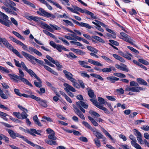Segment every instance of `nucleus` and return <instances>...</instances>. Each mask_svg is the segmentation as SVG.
<instances>
[{
    "label": "nucleus",
    "instance_id": "obj_55",
    "mask_svg": "<svg viewBox=\"0 0 149 149\" xmlns=\"http://www.w3.org/2000/svg\"><path fill=\"white\" fill-rule=\"evenodd\" d=\"M98 100L100 103L102 104H104L106 102L104 99L101 97H98Z\"/></svg>",
    "mask_w": 149,
    "mask_h": 149
},
{
    "label": "nucleus",
    "instance_id": "obj_27",
    "mask_svg": "<svg viewBox=\"0 0 149 149\" xmlns=\"http://www.w3.org/2000/svg\"><path fill=\"white\" fill-rule=\"evenodd\" d=\"M107 79L110 81L111 83H113L115 82V81H118L119 80V79L118 78L114 76L108 77L107 78Z\"/></svg>",
    "mask_w": 149,
    "mask_h": 149
},
{
    "label": "nucleus",
    "instance_id": "obj_48",
    "mask_svg": "<svg viewBox=\"0 0 149 149\" xmlns=\"http://www.w3.org/2000/svg\"><path fill=\"white\" fill-rule=\"evenodd\" d=\"M14 60L15 62V65L17 67L19 68H21L22 66V63H24L22 61L21 63H20L19 61H18L16 60L15 59H14Z\"/></svg>",
    "mask_w": 149,
    "mask_h": 149
},
{
    "label": "nucleus",
    "instance_id": "obj_49",
    "mask_svg": "<svg viewBox=\"0 0 149 149\" xmlns=\"http://www.w3.org/2000/svg\"><path fill=\"white\" fill-rule=\"evenodd\" d=\"M101 57L108 63H113V61L107 57L104 56H101Z\"/></svg>",
    "mask_w": 149,
    "mask_h": 149
},
{
    "label": "nucleus",
    "instance_id": "obj_62",
    "mask_svg": "<svg viewBox=\"0 0 149 149\" xmlns=\"http://www.w3.org/2000/svg\"><path fill=\"white\" fill-rule=\"evenodd\" d=\"M0 70L1 71L4 72L6 73H9L10 71L6 69L4 67L0 66Z\"/></svg>",
    "mask_w": 149,
    "mask_h": 149
},
{
    "label": "nucleus",
    "instance_id": "obj_17",
    "mask_svg": "<svg viewBox=\"0 0 149 149\" xmlns=\"http://www.w3.org/2000/svg\"><path fill=\"white\" fill-rule=\"evenodd\" d=\"M8 4L9 5V7L14 11L18 12L19 11V9L16 8L14 7L16 6V4L11 1H9Z\"/></svg>",
    "mask_w": 149,
    "mask_h": 149
},
{
    "label": "nucleus",
    "instance_id": "obj_47",
    "mask_svg": "<svg viewBox=\"0 0 149 149\" xmlns=\"http://www.w3.org/2000/svg\"><path fill=\"white\" fill-rule=\"evenodd\" d=\"M93 38L94 39L99 41L101 42L102 43H104L105 42V41H104V40L99 37L96 36H94L93 37Z\"/></svg>",
    "mask_w": 149,
    "mask_h": 149
},
{
    "label": "nucleus",
    "instance_id": "obj_37",
    "mask_svg": "<svg viewBox=\"0 0 149 149\" xmlns=\"http://www.w3.org/2000/svg\"><path fill=\"white\" fill-rule=\"evenodd\" d=\"M39 104L41 106L43 107L46 108L47 107V102L45 100L42 99L41 101L39 102Z\"/></svg>",
    "mask_w": 149,
    "mask_h": 149
},
{
    "label": "nucleus",
    "instance_id": "obj_15",
    "mask_svg": "<svg viewBox=\"0 0 149 149\" xmlns=\"http://www.w3.org/2000/svg\"><path fill=\"white\" fill-rule=\"evenodd\" d=\"M93 134L96 136L97 138V139H102L103 141H105L106 140V138L104 137L103 135L102 134L100 133L97 131H95V129H94Z\"/></svg>",
    "mask_w": 149,
    "mask_h": 149
},
{
    "label": "nucleus",
    "instance_id": "obj_7",
    "mask_svg": "<svg viewBox=\"0 0 149 149\" xmlns=\"http://www.w3.org/2000/svg\"><path fill=\"white\" fill-rule=\"evenodd\" d=\"M120 34L121 36V37H120V39L134 46H135V44L133 43V40L130 36L123 32H121Z\"/></svg>",
    "mask_w": 149,
    "mask_h": 149
},
{
    "label": "nucleus",
    "instance_id": "obj_42",
    "mask_svg": "<svg viewBox=\"0 0 149 149\" xmlns=\"http://www.w3.org/2000/svg\"><path fill=\"white\" fill-rule=\"evenodd\" d=\"M12 33L14 35H15V36H16L17 37L19 38L20 39L23 40H25V38L22 36H21L20 34L18 33L17 32L13 31L12 32Z\"/></svg>",
    "mask_w": 149,
    "mask_h": 149
},
{
    "label": "nucleus",
    "instance_id": "obj_19",
    "mask_svg": "<svg viewBox=\"0 0 149 149\" xmlns=\"http://www.w3.org/2000/svg\"><path fill=\"white\" fill-rule=\"evenodd\" d=\"M41 24L42 26V27L44 29H47L50 32H52L53 30L52 27L49 26L48 24L45 23L44 22H42Z\"/></svg>",
    "mask_w": 149,
    "mask_h": 149
},
{
    "label": "nucleus",
    "instance_id": "obj_43",
    "mask_svg": "<svg viewBox=\"0 0 149 149\" xmlns=\"http://www.w3.org/2000/svg\"><path fill=\"white\" fill-rule=\"evenodd\" d=\"M123 56L129 60H130L131 59L130 56L132 57V55L130 53H127V54L125 53L124 54H123Z\"/></svg>",
    "mask_w": 149,
    "mask_h": 149
},
{
    "label": "nucleus",
    "instance_id": "obj_56",
    "mask_svg": "<svg viewBox=\"0 0 149 149\" xmlns=\"http://www.w3.org/2000/svg\"><path fill=\"white\" fill-rule=\"evenodd\" d=\"M60 1L63 5H66L68 6L70 5V4L69 3V0H60Z\"/></svg>",
    "mask_w": 149,
    "mask_h": 149
},
{
    "label": "nucleus",
    "instance_id": "obj_2",
    "mask_svg": "<svg viewBox=\"0 0 149 149\" xmlns=\"http://www.w3.org/2000/svg\"><path fill=\"white\" fill-rule=\"evenodd\" d=\"M10 39L12 41L15 42L18 45H19L22 47V48L24 50L28 51L29 52L32 53V52H34V53L36 54L37 55L39 56H41L42 54V53L39 52V51L33 48L29 47V51L27 49L28 47L27 45H25L24 43H22L20 41L14 38L12 36H10L9 37Z\"/></svg>",
    "mask_w": 149,
    "mask_h": 149
},
{
    "label": "nucleus",
    "instance_id": "obj_39",
    "mask_svg": "<svg viewBox=\"0 0 149 149\" xmlns=\"http://www.w3.org/2000/svg\"><path fill=\"white\" fill-rule=\"evenodd\" d=\"M90 100L92 102L93 104L97 107L99 109V107H101V105L96 100L92 99H90Z\"/></svg>",
    "mask_w": 149,
    "mask_h": 149
},
{
    "label": "nucleus",
    "instance_id": "obj_16",
    "mask_svg": "<svg viewBox=\"0 0 149 149\" xmlns=\"http://www.w3.org/2000/svg\"><path fill=\"white\" fill-rule=\"evenodd\" d=\"M79 12L81 13H85L88 15H89L90 16H91V17L93 19L96 18V17L95 16H94V14L93 13L90 12L89 11H88V10L86 9L83 10L81 8Z\"/></svg>",
    "mask_w": 149,
    "mask_h": 149
},
{
    "label": "nucleus",
    "instance_id": "obj_41",
    "mask_svg": "<svg viewBox=\"0 0 149 149\" xmlns=\"http://www.w3.org/2000/svg\"><path fill=\"white\" fill-rule=\"evenodd\" d=\"M88 94L89 96L91 99L93 98L95 96L93 91L91 89L88 91Z\"/></svg>",
    "mask_w": 149,
    "mask_h": 149
},
{
    "label": "nucleus",
    "instance_id": "obj_58",
    "mask_svg": "<svg viewBox=\"0 0 149 149\" xmlns=\"http://www.w3.org/2000/svg\"><path fill=\"white\" fill-rule=\"evenodd\" d=\"M0 42L3 43V44L5 45L8 42L6 38H2L0 40Z\"/></svg>",
    "mask_w": 149,
    "mask_h": 149
},
{
    "label": "nucleus",
    "instance_id": "obj_60",
    "mask_svg": "<svg viewBox=\"0 0 149 149\" xmlns=\"http://www.w3.org/2000/svg\"><path fill=\"white\" fill-rule=\"evenodd\" d=\"M63 21L66 23L68 25L70 26H71L72 27L74 26V24L68 20L66 19H63Z\"/></svg>",
    "mask_w": 149,
    "mask_h": 149
},
{
    "label": "nucleus",
    "instance_id": "obj_30",
    "mask_svg": "<svg viewBox=\"0 0 149 149\" xmlns=\"http://www.w3.org/2000/svg\"><path fill=\"white\" fill-rule=\"evenodd\" d=\"M39 11H37L36 13L40 15L45 17L46 11L41 8H39Z\"/></svg>",
    "mask_w": 149,
    "mask_h": 149
},
{
    "label": "nucleus",
    "instance_id": "obj_23",
    "mask_svg": "<svg viewBox=\"0 0 149 149\" xmlns=\"http://www.w3.org/2000/svg\"><path fill=\"white\" fill-rule=\"evenodd\" d=\"M0 13V17L1 19L6 22H9V20H8V17L7 15L3 13Z\"/></svg>",
    "mask_w": 149,
    "mask_h": 149
},
{
    "label": "nucleus",
    "instance_id": "obj_13",
    "mask_svg": "<svg viewBox=\"0 0 149 149\" xmlns=\"http://www.w3.org/2000/svg\"><path fill=\"white\" fill-rule=\"evenodd\" d=\"M129 138L132 141H131V143L133 146L135 148L138 146L139 144L136 143V138L132 135L131 134L130 135Z\"/></svg>",
    "mask_w": 149,
    "mask_h": 149
},
{
    "label": "nucleus",
    "instance_id": "obj_38",
    "mask_svg": "<svg viewBox=\"0 0 149 149\" xmlns=\"http://www.w3.org/2000/svg\"><path fill=\"white\" fill-rule=\"evenodd\" d=\"M79 26L83 27H85L89 29L93 28L92 26L88 24L82 22H80Z\"/></svg>",
    "mask_w": 149,
    "mask_h": 149
},
{
    "label": "nucleus",
    "instance_id": "obj_29",
    "mask_svg": "<svg viewBox=\"0 0 149 149\" xmlns=\"http://www.w3.org/2000/svg\"><path fill=\"white\" fill-rule=\"evenodd\" d=\"M114 70L115 69V68H114L113 67H110L109 68H104L103 69H102L101 70L102 72L107 73V72H111L112 71V70Z\"/></svg>",
    "mask_w": 149,
    "mask_h": 149
},
{
    "label": "nucleus",
    "instance_id": "obj_46",
    "mask_svg": "<svg viewBox=\"0 0 149 149\" xmlns=\"http://www.w3.org/2000/svg\"><path fill=\"white\" fill-rule=\"evenodd\" d=\"M55 132L52 133L48 136V138L51 140H55L57 139V138L55 136Z\"/></svg>",
    "mask_w": 149,
    "mask_h": 149
},
{
    "label": "nucleus",
    "instance_id": "obj_11",
    "mask_svg": "<svg viewBox=\"0 0 149 149\" xmlns=\"http://www.w3.org/2000/svg\"><path fill=\"white\" fill-rule=\"evenodd\" d=\"M63 86L65 87L64 89L67 92H69L70 91L72 92H75L76 91V90L74 88L66 83H64Z\"/></svg>",
    "mask_w": 149,
    "mask_h": 149
},
{
    "label": "nucleus",
    "instance_id": "obj_52",
    "mask_svg": "<svg viewBox=\"0 0 149 149\" xmlns=\"http://www.w3.org/2000/svg\"><path fill=\"white\" fill-rule=\"evenodd\" d=\"M95 143L97 147L99 148L101 146V143L100 140L98 139L94 140Z\"/></svg>",
    "mask_w": 149,
    "mask_h": 149
},
{
    "label": "nucleus",
    "instance_id": "obj_36",
    "mask_svg": "<svg viewBox=\"0 0 149 149\" xmlns=\"http://www.w3.org/2000/svg\"><path fill=\"white\" fill-rule=\"evenodd\" d=\"M40 2L46 5L49 9L50 10H52V7L49 5L47 2L45 0H38Z\"/></svg>",
    "mask_w": 149,
    "mask_h": 149
},
{
    "label": "nucleus",
    "instance_id": "obj_14",
    "mask_svg": "<svg viewBox=\"0 0 149 149\" xmlns=\"http://www.w3.org/2000/svg\"><path fill=\"white\" fill-rule=\"evenodd\" d=\"M135 132L136 134V135L137 136V139L138 142L140 144H143V141L142 139V136L141 133L137 130L134 129Z\"/></svg>",
    "mask_w": 149,
    "mask_h": 149
},
{
    "label": "nucleus",
    "instance_id": "obj_18",
    "mask_svg": "<svg viewBox=\"0 0 149 149\" xmlns=\"http://www.w3.org/2000/svg\"><path fill=\"white\" fill-rule=\"evenodd\" d=\"M8 76L10 77V79H13L16 82H18L19 81L17 79L19 80V76H18L15 74H8Z\"/></svg>",
    "mask_w": 149,
    "mask_h": 149
},
{
    "label": "nucleus",
    "instance_id": "obj_24",
    "mask_svg": "<svg viewBox=\"0 0 149 149\" xmlns=\"http://www.w3.org/2000/svg\"><path fill=\"white\" fill-rule=\"evenodd\" d=\"M9 116H10L8 115L6 113L0 111V117L4 120L6 121H8V118L6 117V116L9 117Z\"/></svg>",
    "mask_w": 149,
    "mask_h": 149
},
{
    "label": "nucleus",
    "instance_id": "obj_21",
    "mask_svg": "<svg viewBox=\"0 0 149 149\" xmlns=\"http://www.w3.org/2000/svg\"><path fill=\"white\" fill-rule=\"evenodd\" d=\"M88 62L91 64L98 66H102L103 65L102 64H101L100 62L90 59H88Z\"/></svg>",
    "mask_w": 149,
    "mask_h": 149
},
{
    "label": "nucleus",
    "instance_id": "obj_12",
    "mask_svg": "<svg viewBox=\"0 0 149 149\" xmlns=\"http://www.w3.org/2000/svg\"><path fill=\"white\" fill-rule=\"evenodd\" d=\"M63 72L65 74V76L67 79L70 80L71 81H73L74 80V79L72 77L73 75L71 73L66 70H63Z\"/></svg>",
    "mask_w": 149,
    "mask_h": 149
},
{
    "label": "nucleus",
    "instance_id": "obj_28",
    "mask_svg": "<svg viewBox=\"0 0 149 149\" xmlns=\"http://www.w3.org/2000/svg\"><path fill=\"white\" fill-rule=\"evenodd\" d=\"M136 81L140 84L145 86H146L147 85V82L142 78H137L136 79Z\"/></svg>",
    "mask_w": 149,
    "mask_h": 149
},
{
    "label": "nucleus",
    "instance_id": "obj_31",
    "mask_svg": "<svg viewBox=\"0 0 149 149\" xmlns=\"http://www.w3.org/2000/svg\"><path fill=\"white\" fill-rule=\"evenodd\" d=\"M0 96L2 99H6L8 98L9 96H10V94H8L4 93L3 91H2L0 92Z\"/></svg>",
    "mask_w": 149,
    "mask_h": 149
},
{
    "label": "nucleus",
    "instance_id": "obj_53",
    "mask_svg": "<svg viewBox=\"0 0 149 149\" xmlns=\"http://www.w3.org/2000/svg\"><path fill=\"white\" fill-rule=\"evenodd\" d=\"M138 61L146 65H147L149 64L148 62L144 59H139Z\"/></svg>",
    "mask_w": 149,
    "mask_h": 149
},
{
    "label": "nucleus",
    "instance_id": "obj_33",
    "mask_svg": "<svg viewBox=\"0 0 149 149\" xmlns=\"http://www.w3.org/2000/svg\"><path fill=\"white\" fill-rule=\"evenodd\" d=\"M82 123L84 125V126L87 128L90 129L92 132H94V129L93 128L91 125L87 122L84 121L82 122Z\"/></svg>",
    "mask_w": 149,
    "mask_h": 149
},
{
    "label": "nucleus",
    "instance_id": "obj_4",
    "mask_svg": "<svg viewBox=\"0 0 149 149\" xmlns=\"http://www.w3.org/2000/svg\"><path fill=\"white\" fill-rule=\"evenodd\" d=\"M22 54L29 61L32 62V61L33 60H35L36 62L39 64L41 65L44 66L45 65L44 64V62L42 60H40L37 59L33 56L27 53L24 51H22L21 52Z\"/></svg>",
    "mask_w": 149,
    "mask_h": 149
},
{
    "label": "nucleus",
    "instance_id": "obj_22",
    "mask_svg": "<svg viewBox=\"0 0 149 149\" xmlns=\"http://www.w3.org/2000/svg\"><path fill=\"white\" fill-rule=\"evenodd\" d=\"M26 18L29 20H33V21L38 22L40 19V18L38 17L33 16H27Z\"/></svg>",
    "mask_w": 149,
    "mask_h": 149
},
{
    "label": "nucleus",
    "instance_id": "obj_34",
    "mask_svg": "<svg viewBox=\"0 0 149 149\" xmlns=\"http://www.w3.org/2000/svg\"><path fill=\"white\" fill-rule=\"evenodd\" d=\"M88 118L94 126H97L98 125V124L93 118L89 116H88Z\"/></svg>",
    "mask_w": 149,
    "mask_h": 149
},
{
    "label": "nucleus",
    "instance_id": "obj_26",
    "mask_svg": "<svg viewBox=\"0 0 149 149\" xmlns=\"http://www.w3.org/2000/svg\"><path fill=\"white\" fill-rule=\"evenodd\" d=\"M102 131L104 134L107 136H108L110 139L111 141H113L114 139L112 137L110 134L104 128L101 127Z\"/></svg>",
    "mask_w": 149,
    "mask_h": 149
},
{
    "label": "nucleus",
    "instance_id": "obj_5",
    "mask_svg": "<svg viewBox=\"0 0 149 149\" xmlns=\"http://www.w3.org/2000/svg\"><path fill=\"white\" fill-rule=\"evenodd\" d=\"M18 70L19 73V80H21L24 84L31 87H32V84L27 79L24 78V74L21 69L19 68H18Z\"/></svg>",
    "mask_w": 149,
    "mask_h": 149
},
{
    "label": "nucleus",
    "instance_id": "obj_6",
    "mask_svg": "<svg viewBox=\"0 0 149 149\" xmlns=\"http://www.w3.org/2000/svg\"><path fill=\"white\" fill-rule=\"evenodd\" d=\"M22 67L32 77H34L38 81L40 82L41 81L40 79L37 76L36 73L32 70L30 69H28L24 63H22Z\"/></svg>",
    "mask_w": 149,
    "mask_h": 149
},
{
    "label": "nucleus",
    "instance_id": "obj_32",
    "mask_svg": "<svg viewBox=\"0 0 149 149\" xmlns=\"http://www.w3.org/2000/svg\"><path fill=\"white\" fill-rule=\"evenodd\" d=\"M54 140H45V142L47 144L50 145H57L56 141H54Z\"/></svg>",
    "mask_w": 149,
    "mask_h": 149
},
{
    "label": "nucleus",
    "instance_id": "obj_50",
    "mask_svg": "<svg viewBox=\"0 0 149 149\" xmlns=\"http://www.w3.org/2000/svg\"><path fill=\"white\" fill-rule=\"evenodd\" d=\"M89 113L91 115L96 117H99L100 116V115L98 113L92 110H90Z\"/></svg>",
    "mask_w": 149,
    "mask_h": 149
},
{
    "label": "nucleus",
    "instance_id": "obj_63",
    "mask_svg": "<svg viewBox=\"0 0 149 149\" xmlns=\"http://www.w3.org/2000/svg\"><path fill=\"white\" fill-rule=\"evenodd\" d=\"M109 41L110 42V43H111L112 45L113 44L116 46H118L119 45L118 43L116 41L112 40H109Z\"/></svg>",
    "mask_w": 149,
    "mask_h": 149
},
{
    "label": "nucleus",
    "instance_id": "obj_61",
    "mask_svg": "<svg viewBox=\"0 0 149 149\" xmlns=\"http://www.w3.org/2000/svg\"><path fill=\"white\" fill-rule=\"evenodd\" d=\"M121 70L123 71H125L127 72H128L129 71V70L127 68L126 65L123 64V66H122Z\"/></svg>",
    "mask_w": 149,
    "mask_h": 149
},
{
    "label": "nucleus",
    "instance_id": "obj_20",
    "mask_svg": "<svg viewBox=\"0 0 149 149\" xmlns=\"http://www.w3.org/2000/svg\"><path fill=\"white\" fill-rule=\"evenodd\" d=\"M76 104L77 107H78V105H79L85 109H87L88 107V104H85L84 102L81 101H79L78 102H76Z\"/></svg>",
    "mask_w": 149,
    "mask_h": 149
},
{
    "label": "nucleus",
    "instance_id": "obj_51",
    "mask_svg": "<svg viewBox=\"0 0 149 149\" xmlns=\"http://www.w3.org/2000/svg\"><path fill=\"white\" fill-rule=\"evenodd\" d=\"M99 107V109L103 110L105 113L108 114L110 113V112L105 107H103V106L101 105V107L100 106Z\"/></svg>",
    "mask_w": 149,
    "mask_h": 149
},
{
    "label": "nucleus",
    "instance_id": "obj_10",
    "mask_svg": "<svg viewBox=\"0 0 149 149\" xmlns=\"http://www.w3.org/2000/svg\"><path fill=\"white\" fill-rule=\"evenodd\" d=\"M50 45L53 47L54 48H56L58 51L61 52H62L63 45L56 44L54 41H51L49 42Z\"/></svg>",
    "mask_w": 149,
    "mask_h": 149
},
{
    "label": "nucleus",
    "instance_id": "obj_45",
    "mask_svg": "<svg viewBox=\"0 0 149 149\" xmlns=\"http://www.w3.org/2000/svg\"><path fill=\"white\" fill-rule=\"evenodd\" d=\"M79 117L82 119L85 120V118L83 115V114L81 112L80 110H79L77 112L75 113Z\"/></svg>",
    "mask_w": 149,
    "mask_h": 149
},
{
    "label": "nucleus",
    "instance_id": "obj_64",
    "mask_svg": "<svg viewBox=\"0 0 149 149\" xmlns=\"http://www.w3.org/2000/svg\"><path fill=\"white\" fill-rule=\"evenodd\" d=\"M116 91L117 92H118L120 94H123L124 93V90L122 88H121L119 89H117Z\"/></svg>",
    "mask_w": 149,
    "mask_h": 149
},
{
    "label": "nucleus",
    "instance_id": "obj_44",
    "mask_svg": "<svg viewBox=\"0 0 149 149\" xmlns=\"http://www.w3.org/2000/svg\"><path fill=\"white\" fill-rule=\"evenodd\" d=\"M90 75L91 76L94 77L95 78H97L100 80H103V78L100 75H99L95 74L93 73H91L90 74Z\"/></svg>",
    "mask_w": 149,
    "mask_h": 149
},
{
    "label": "nucleus",
    "instance_id": "obj_35",
    "mask_svg": "<svg viewBox=\"0 0 149 149\" xmlns=\"http://www.w3.org/2000/svg\"><path fill=\"white\" fill-rule=\"evenodd\" d=\"M8 21L9 22H6L5 21L3 20L2 19H0V23H1L5 25L7 27H9L10 26V25H12V24L10 20H8Z\"/></svg>",
    "mask_w": 149,
    "mask_h": 149
},
{
    "label": "nucleus",
    "instance_id": "obj_54",
    "mask_svg": "<svg viewBox=\"0 0 149 149\" xmlns=\"http://www.w3.org/2000/svg\"><path fill=\"white\" fill-rule=\"evenodd\" d=\"M76 79H74V80L73 81L71 82L73 83L72 85L74 87L79 88H80V86L78 83L76 82Z\"/></svg>",
    "mask_w": 149,
    "mask_h": 149
},
{
    "label": "nucleus",
    "instance_id": "obj_25",
    "mask_svg": "<svg viewBox=\"0 0 149 149\" xmlns=\"http://www.w3.org/2000/svg\"><path fill=\"white\" fill-rule=\"evenodd\" d=\"M44 67L47 70L49 71L50 72L54 74V75L56 76L58 75V73L56 72L53 70L51 68L45 65H44Z\"/></svg>",
    "mask_w": 149,
    "mask_h": 149
},
{
    "label": "nucleus",
    "instance_id": "obj_40",
    "mask_svg": "<svg viewBox=\"0 0 149 149\" xmlns=\"http://www.w3.org/2000/svg\"><path fill=\"white\" fill-rule=\"evenodd\" d=\"M45 17L50 18V19H54L56 18V16L54 15L49 13L46 11Z\"/></svg>",
    "mask_w": 149,
    "mask_h": 149
},
{
    "label": "nucleus",
    "instance_id": "obj_1",
    "mask_svg": "<svg viewBox=\"0 0 149 149\" xmlns=\"http://www.w3.org/2000/svg\"><path fill=\"white\" fill-rule=\"evenodd\" d=\"M6 130L8 132L10 135V136L13 139H15L16 137L20 138L22 139L26 142L27 143L33 147L35 146L37 149H46L44 148L41 147L40 146L37 145H35L34 143L29 141L24 136L22 135L17 132H15L13 130L10 129H7Z\"/></svg>",
    "mask_w": 149,
    "mask_h": 149
},
{
    "label": "nucleus",
    "instance_id": "obj_3",
    "mask_svg": "<svg viewBox=\"0 0 149 149\" xmlns=\"http://www.w3.org/2000/svg\"><path fill=\"white\" fill-rule=\"evenodd\" d=\"M130 86L132 87H128L125 89L126 91H131L134 92L139 93L140 91H145L146 88L139 87L138 83L134 81L130 82Z\"/></svg>",
    "mask_w": 149,
    "mask_h": 149
},
{
    "label": "nucleus",
    "instance_id": "obj_59",
    "mask_svg": "<svg viewBox=\"0 0 149 149\" xmlns=\"http://www.w3.org/2000/svg\"><path fill=\"white\" fill-rule=\"evenodd\" d=\"M79 64L82 66L84 68V66H85V64H87L88 63L84 61H78Z\"/></svg>",
    "mask_w": 149,
    "mask_h": 149
},
{
    "label": "nucleus",
    "instance_id": "obj_8",
    "mask_svg": "<svg viewBox=\"0 0 149 149\" xmlns=\"http://www.w3.org/2000/svg\"><path fill=\"white\" fill-rule=\"evenodd\" d=\"M28 112H26L24 110L23 111L21 114L19 112H14L13 115L17 117L18 118L21 119H25L27 118L28 115L27 113Z\"/></svg>",
    "mask_w": 149,
    "mask_h": 149
},
{
    "label": "nucleus",
    "instance_id": "obj_9",
    "mask_svg": "<svg viewBox=\"0 0 149 149\" xmlns=\"http://www.w3.org/2000/svg\"><path fill=\"white\" fill-rule=\"evenodd\" d=\"M6 47L12 51L17 56L20 58H22L23 57L20 54V53L16 49L14 48L10 44L9 42L4 45Z\"/></svg>",
    "mask_w": 149,
    "mask_h": 149
},
{
    "label": "nucleus",
    "instance_id": "obj_57",
    "mask_svg": "<svg viewBox=\"0 0 149 149\" xmlns=\"http://www.w3.org/2000/svg\"><path fill=\"white\" fill-rule=\"evenodd\" d=\"M81 76L84 77H87L88 78H89L90 76L89 75L87 74L86 72H81L80 73Z\"/></svg>",
    "mask_w": 149,
    "mask_h": 149
}]
</instances>
